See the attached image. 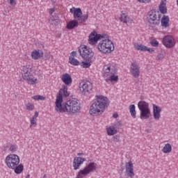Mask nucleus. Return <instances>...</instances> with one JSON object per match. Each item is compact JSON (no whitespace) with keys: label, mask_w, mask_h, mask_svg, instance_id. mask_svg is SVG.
Returning <instances> with one entry per match:
<instances>
[{"label":"nucleus","mask_w":178,"mask_h":178,"mask_svg":"<svg viewBox=\"0 0 178 178\" xmlns=\"http://www.w3.org/2000/svg\"><path fill=\"white\" fill-rule=\"evenodd\" d=\"M111 102L108 97L104 95H96L89 108V113L91 116H99L105 112V110L109 106Z\"/></svg>","instance_id":"nucleus-1"},{"label":"nucleus","mask_w":178,"mask_h":178,"mask_svg":"<svg viewBox=\"0 0 178 178\" xmlns=\"http://www.w3.org/2000/svg\"><path fill=\"white\" fill-rule=\"evenodd\" d=\"M81 109V104L80 101L76 98H72L60 105L55 106V111L58 113H70V115H75L79 113Z\"/></svg>","instance_id":"nucleus-2"},{"label":"nucleus","mask_w":178,"mask_h":178,"mask_svg":"<svg viewBox=\"0 0 178 178\" xmlns=\"http://www.w3.org/2000/svg\"><path fill=\"white\" fill-rule=\"evenodd\" d=\"M5 163L7 168L14 170L16 175H21L24 170V165L20 163V157L17 154H8L5 159Z\"/></svg>","instance_id":"nucleus-3"},{"label":"nucleus","mask_w":178,"mask_h":178,"mask_svg":"<svg viewBox=\"0 0 178 178\" xmlns=\"http://www.w3.org/2000/svg\"><path fill=\"white\" fill-rule=\"evenodd\" d=\"M103 77L105 79L106 83H118L119 81V76H118V69L114 63H108L105 65L102 69Z\"/></svg>","instance_id":"nucleus-4"},{"label":"nucleus","mask_w":178,"mask_h":178,"mask_svg":"<svg viewBox=\"0 0 178 178\" xmlns=\"http://www.w3.org/2000/svg\"><path fill=\"white\" fill-rule=\"evenodd\" d=\"M97 48L100 54L109 55L115 51V44L109 39L108 35H104V38H102V41L97 44Z\"/></svg>","instance_id":"nucleus-5"},{"label":"nucleus","mask_w":178,"mask_h":178,"mask_svg":"<svg viewBox=\"0 0 178 178\" xmlns=\"http://www.w3.org/2000/svg\"><path fill=\"white\" fill-rule=\"evenodd\" d=\"M22 77L24 81L31 86H35V84L40 83V79L34 76V70H33V67L30 65H26L22 67Z\"/></svg>","instance_id":"nucleus-6"},{"label":"nucleus","mask_w":178,"mask_h":178,"mask_svg":"<svg viewBox=\"0 0 178 178\" xmlns=\"http://www.w3.org/2000/svg\"><path fill=\"white\" fill-rule=\"evenodd\" d=\"M138 108L140 112V118L142 120H145L151 118V109H149V104L141 100L138 103Z\"/></svg>","instance_id":"nucleus-7"},{"label":"nucleus","mask_w":178,"mask_h":178,"mask_svg":"<svg viewBox=\"0 0 178 178\" xmlns=\"http://www.w3.org/2000/svg\"><path fill=\"white\" fill-rule=\"evenodd\" d=\"M70 13H72L74 19L80 23H86L88 20V13L83 15V11L80 8L72 7L70 9Z\"/></svg>","instance_id":"nucleus-8"},{"label":"nucleus","mask_w":178,"mask_h":178,"mask_svg":"<svg viewBox=\"0 0 178 178\" xmlns=\"http://www.w3.org/2000/svg\"><path fill=\"white\" fill-rule=\"evenodd\" d=\"M97 170V163L92 162L89 163L83 170H79L76 175V178H84L92 172Z\"/></svg>","instance_id":"nucleus-9"},{"label":"nucleus","mask_w":178,"mask_h":178,"mask_svg":"<svg viewBox=\"0 0 178 178\" xmlns=\"http://www.w3.org/2000/svg\"><path fill=\"white\" fill-rule=\"evenodd\" d=\"M79 52L81 58L86 59V60H90V59L94 56L92 49L87 45H81L79 48Z\"/></svg>","instance_id":"nucleus-10"},{"label":"nucleus","mask_w":178,"mask_h":178,"mask_svg":"<svg viewBox=\"0 0 178 178\" xmlns=\"http://www.w3.org/2000/svg\"><path fill=\"white\" fill-rule=\"evenodd\" d=\"M69 95H70V92L67 91V86H63L56 97L55 106H57L58 105L59 106L60 104H63V97L67 98Z\"/></svg>","instance_id":"nucleus-11"},{"label":"nucleus","mask_w":178,"mask_h":178,"mask_svg":"<svg viewBox=\"0 0 178 178\" xmlns=\"http://www.w3.org/2000/svg\"><path fill=\"white\" fill-rule=\"evenodd\" d=\"M79 88L83 95H88L92 91V83L88 81H83L79 83Z\"/></svg>","instance_id":"nucleus-12"},{"label":"nucleus","mask_w":178,"mask_h":178,"mask_svg":"<svg viewBox=\"0 0 178 178\" xmlns=\"http://www.w3.org/2000/svg\"><path fill=\"white\" fill-rule=\"evenodd\" d=\"M85 156L86 154L81 152V153H78L77 156L74 158V161L72 163L74 170H77L80 169V167L81 166V165H83V163H84V162L87 161V159H86Z\"/></svg>","instance_id":"nucleus-13"},{"label":"nucleus","mask_w":178,"mask_h":178,"mask_svg":"<svg viewBox=\"0 0 178 178\" xmlns=\"http://www.w3.org/2000/svg\"><path fill=\"white\" fill-rule=\"evenodd\" d=\"M162 44L165 48L170 49L176 46V40H175L173 35H167L163 38Z\"/></svg>","instance_id":"nucleus-14"},{"label":"nucleus","mask_w":178,"mask_h":178,"mask_svg":"<svg viewBox=\"0 0 178 178\" xmlns=\"http://www.w3.org/2000/svg\"><path fill=\"white\" fill-rule=\"evenodd\" d=\"M105 38V35L98 34L97 31H92L88 37V44L90 45H97L99 40H102V38Z\"/></svg>","instance_id":"nucleus-15"},{"label":"nucleus","mask_w":178,"mask_h":178,"mask_svg":"<svg viewBox=\"0 0 178 178\" xmlns=\"http://www.w3.org/2000/svg\"><path fill=\"white\" fill-rule=\"evenodd\" d=\"M146 19L147 22H148L149 24H152L153 26H158V24H159V19H158L156 11L154 10H152L147 13Z\"/></svg>","instance_id":"nucleus-16"},{"label":"nucleus","mask_w":178,"mask_h":178,"mask_svg":"<svg viewBox=\"0 0 178 178\" xmlns=\"http://www.w3.org/2000/svg\"><path fill=\"white\" fill-rule=\"evenodd\" d=\"M129 72L132 77L134 79H138V77H140V65L137 63V62H134L131 64L129 67Z\"/></svg>","instance_id":"nucleus-17"},{"label":"nucleus","mask_w":178,"mask_h":178,"mask_svg":"<svg viewBox=\"0 0 178 178\" xmlns=\"http://www.w3.org/2000/svg\"><path fill=\"white\" fill-rule=\"evenodd\" d=\"M117 127H122V123L120 122H118L113 124V125L109 126L106 129V131L108 136H115V134H118V129Z\"/></svg>","instance_id":"nucleus-18"},{"label":"nucleus","mask_w":178,"mask_h":178,"mask_svg":"<svg viewBox=\"0 0 178 178\" xmlns=\"http://www.w3.org/2000/svg\"><path fill=\"white\" fill-rule=\"evenodd\" d=\"M134 47L136 51H141L142 52H149V54H154V52H155L154 48L148 47L140 43H135Z\"/></svg>","instance_id":"nucleus-19"},{"label":"nucleus","mask_w":178,"mask_h":178,"mask_svg":"<svg viewBox=\"0 0 178 178\" xmlns=\"http://www.w3.org/2000/svg\"><path fill=\"white\" fill-rule=\"evenodd\" d=\"M31 58L33 60H40L44 58V51L41 49H34L31 53Z\"/></svg>","instance_id":"nucleus-20"},{"label":"nucleus","mask_w":178,"mask_h":178,"mask_svg":"<svg viewBox=\"0 0 178 178\" xmlns=\"http://www.w3.org/2000/svg\"><path fill=\"white\" fill-rule=\"evenodd\" d=\"M125 169L128 177H134V165L131 161L126 163Z\"/></svg>","instance_id":"nucleus-21"},{"label":"nucleus","mask_w":178,"mask_h":178,"mask_svg":"<svg viewBox=\"0 0 178 178\" xmlns=\"http://www.w3.org/2000/svg\"><path fill=\"white\" fill-rule=\"evenodd\" d=\"M162 108L156 104H153V118L154 120H160Z\"/></svg>","instance_id":"nucleus-22"},{"label":"nucleus","mask_w":178,"mask_h":178,"mask_svg":"<svg viewBox=\"0 0 178 178\" xmlns=\"http://www.w3.org/2000/svg\"><path fill=\"white\" fill-rule=\"evenodd\" d=\"M60 79L65 86H70L73 83V79L70 74L65 73L60 76Z\"/></svg>","instance_id":"nucleus-23"},{"label":"nucleus","mask_w":178,"mask_h":178,"mask_svg":"<svg viewBox=\"0 0 178 178\" xmlns=\"http://www.w3.org/2000/svg\"><path fill=\"white\" fill-rule=\"evenodd\" d=\"M170 19L168 15H163L161 19V26L163 29H168L170 26Z\"/></svg>","instance_id":"nucleus-24"},{"label":"nucleus","mask_w":178,"mask_h":178,"mask_svg":"<svg viewBox=\"0 0 178 178\" xmlns=\"http://www.w3.org/2000/svg\"><path fill=\"white\" fill-rule=\"evenodd\" d=\"M159 10L162 15L168 13V7H166V0H161L159 5Z\"/></svg>","instance_id":"nucleus-25"},{"label":"nucleus","mask_w":178,"mask_h":178,"mask_svg":"<svg viewBox=\"0 0 178 178\" xmlns=\"http://www.w3.org/2000/svg\"><path fill=\"white\" fill-rule=\"evenodd\" d=\"M79 27V21L77 19H72L67 22L66 29L68 30H73V29H76Z\"/></svg>","instance_id":"nucleus-26"},{"label":"nucleus","mask_w":178,"mask_h":178,"mask_svg":"<svg viewBox=\"0 0 178 178\" xmlns=\"http://www.w3.org/2000/svg\"><path fill=\"white\" fill-rule=\"evenodd\" d=\"M120 20L126 24H127V23H133V19L123 12H122V14L120 15Z\"/></svg>","instance_id":"nucleus-27"},{"label":"nucleus","mask_w":178,"mask_h":178,"mask_svg":"<svg viewBox=\"0 0 178 178\" xmlns=\"http://www.w3.org/2000/svg\"><path fill=\"white\" fill-rule=\"evenodd\" d=\"M161 151L163 154H170V152H172V145L166 143L164 147H163Z\"/></svg>","instance_id":"nucleus-28"},{"label":"nucleus","mask_w":178,"mask_h":178,"mask_svg":"<svg viewBox=\"0 0 178 178\" xmlns=\"http://www.w3.org/2000/svg\"><path fill=\"white\" fill-rule=\"evenodd\" d=\"M35 108V106H34V104H33L31 102H28L25 104V109L26 111H28V112L34 111Z\"/></svg>","instance_id":"nucleus-29"},{"label":"nucleus","mask_w":178,"mask_h":178,"mask_svg":"<svg viewBox=\"0 0 178 178\" xmlns=\"http://www.w3.org/2000/svg\"><path fill=\"white\" fill-rule=\"evenodd\" d=\"M129 113L132 116V118H134V119H136V106L134 104H131L129 106Z\"/></svg>","instance_id":"nucleus-30"},{"label":"nucleus","mask_w":178,"mask_h":178,"mask_svg":"<svg viewBox=\"0 0 178 178\" xmlns=\"http://www.w3.org/2000/svg\"><path fill=\"white\" fill-rule=\"evenodd\" d=\"M31 98L34 99V101H45L47 99V97L42 95H34L32 96Z\"/></svg>","instance_id":"nucleus-31"},{"label":"nucleus","mask_w":178,"mask_h":178,"mask_svg":"<svg viewBox=\"0 0 178 178\" xmlns=\"http://www.w3.org/2000/svg\"><path fill=\"white\" fill-rule=\"evenodd\" d=\"M88 62L83 61L81 63V67H83V69H88L91 66V59L90 58L89 60H88Z\"/></svg>","instance_id":"nucleus-32"},{"label":"nucleus","mask_w":178,"mask_h":178,"mask_svg":"<svg viewBox=\"0 0 178 178\" xmlns=\"http://www.w3.org/2000/svg\"><path fill=\"white\" fill-rule=\"evenodd\" d=\"M69 62L70 65H73L74 66H79V60L74 58V57H70Z\"/></svg>","instance_id":"nucleus-33"},{"label":"nucleus","mask_w":178,"mask_h":178,"mask_svg":"<svg viewBox=\"0 0 178 178\" xmlns=\"http://www.w3.org/2000/svg\"><path fill=\"white\" fill-rule=\"evenodd\" d=\"M149 44L152 47H154V48L159 47V42H158V40H156V39L150 40Z\"/></svg>","instance_id":"nucleus-34"},{"label":"nucleus","mask_w":178,"mask_h":178,"mask_svg":"<svg viewBox=\"0 0 178 178\" xmlns=\"http://www.w3.org/2000/svg\"><path fill=\"white\" fill-rule=\"evenodd\" d=\"M37 127V119L36 118H33V117H31L30 118V125L29 127Z\"/></svg>","instance_id":"nucleus-35"},{"label":"nucleus","mask_w":178,"mask_h":178,"mask_svg":"<svg viewBox=\"0 0 178 178\" xmlns=\"http://www.w3.org/2000/svg\"><path fill=\"white\" fill-rule=\"evenodd\" d=\"M50 24H52V26H58L60 22L58 19H55L54 17H52L51 20L49 21Z\"/></svg>","instance_id":"nucleus-36"},{"label":"nucleus","mask_w":178,"mask_h":178,"mask_svg":"<svg viewBox=\"0 0 178 178\" xmlns=\"http://www.w3.org/2000/svg\"><path fill=\"white\" fill-rule=\"evenodd\" d=\"M165 58V53L163 51H161L159 53L156 57V60H162Z\"/></svg>","instance_id":"nucleus-37"},{"label":"nucleus","mask_w":178,"mask_h":178,"mask_svg":"<svg viewBox=\"0 0 178 178\" xmlns=\"http://www.w3.org/2000/svg\"><path fill=\"white\" fill-rule=\"evenodd\" d=\"M9 148V151H10V152H16V151H17V145H13L11 144L8 146Z\"/></svg>","instance_id":"nucleus-38"},{"label":"nucleus","mask_w":178,"mask_h":178,"mask_svg":"<svg viewBox=\"0 0 178 178\" xmlns=\"http://www.w3.org/2000/svg\"><path fill=\"white\" fill-rule=\"evenodd\" d=\"M152 0H136L138 3H144L145 5H147V3H151Z\"/></svg>","instance_id":"nucleus-39"},{"label":"nucleus","mask_w":178,"mask_h":178,"mask_svg":"<svg viewBox=\"0 0 178 178\" xmlns=\"http://www.w3.org/2000/svg\"><path fill=\"white\" fill-rule=\"evenodd\" d=\"M11 6H16V0H8Z\"/></svg>","instance_id":"nucleus-40"},{"label":"nucleus","mask_w":178,"mask_h":178,"mask_svg":"<svg viewBox=\"0 0 178 178\" xmlns=\"http://www.w3.org/2000/svg\"><path fill=\"white\" fill-rule=\"evenodd\" d=\"M54 12H55V7L49 9V15H54Z\"/></svg>","instance_id":"nucleus-41"},{"label":"nucleus","mask_w":178,"mask_h":178,"mask_svg":"<svg viewBox=\"0 0 178 178\" xmlns=\"http://www.w3.org/2000/svg\"><path fill=\"white\" fill-rule=\"evenodd\" d=\"M38 115L39 114H38V111H35V114H34V116H33L32 118L37 120V118H38Z\"/></svg>","instance_id":"nucleus-42"},{"label":"nucleus","mask_w":178,"mask_h":178,"mask_svg":"<svg viewBox=\"0 0 178 178\" xmlns=\"http://www.w3.org/2000/svg\"><path fill=\"white\" fill-rule=\"evenodd\" d=\"M71 55H72L71 57L74 58V56H76V55H77V53L76 51H72L71 53Z\"/></svg>","instance_id":"nucleus-43"},{"label":"nucleus","mask_w":178,"mask_h":178,"mask_svg":"<svg viewBox=\"0 0 178 178\" xmlns=\"http://www.w3.org/2000/svg\"><path fill=\"white\" fill-rule=\"evenodd\" d=\"M118 116H119V115H118V113H114L113 115V117L115 119L118 118Z\"/></svg>","instance_id":"nucleus-44"},{"label":"nucleus","mask_w":178,"mask_h":178,"mask_svg":"<svg viewBox=\"0 0 178 178\" xmlns=\"http://www.w3.org/2000/svg\"><path fill=\"white\" fill-rule=\"evenodd\" d=\"M30 177V175H26V178H29Z\"/></svg>","instance_id":"nucleus-45"}]
</instances>
